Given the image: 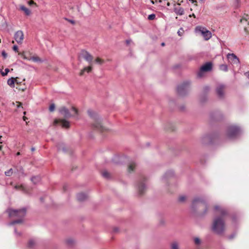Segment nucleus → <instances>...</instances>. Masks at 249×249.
Segmentation results:
<instances>
[{"instance_id":"obj_60","label":"nucleus","mask_w":249,"mask_h":249,"mask_svg":"<svg viewBox=\"0 0 249 249\" xmlns=\"http://www.w3.org/2000/svg\"><path fill=\"white\" fill-rule=\"evenodd\" d=\"M167 5L168 6H169V5H170V3H169V2H168V3H167Z\"/></svg>"},{"instance_id":"obj_5","label":"nucleus","mask_w":249,"mask_h":249,"mask_svg":"<svg viewBox=\"0 0 249 249\" xmlns=\"http://www.w3.org/2000/svg\"><path fill=\"white\" fill-rule=\"evenodd\" d=\"M239 127L235 125L229 126L227 130L226 135L230 139L235 138L240 133Z\"/></svg>"},{"instance_id":"obj_22","label":"nucleus","mask_w":249,"mask_h":249,"mask_svg":"<svg viewBox=\"0 0 249 249\" xmlns=\"http://www.w3.org/2000/svg\"><path fill=\"white\" fill-rule=\"evenodd\" d=\"M136 166V164L135 162H132L129 163L128 167V170L129 172L133 171Z\"/></svg>"},{"instance_id":"obj_52","label":"nucleus","mask_w":249,"mask_h":249,"mask_svg":"<svg viewBox=\"0 0 249 249\" xmlns=\"http://www.w3.org/2000/svg\"><path fill=\"white\" fill-rule=\"evenodd\" d=\"M23 120H24V121H26V119H27V117H26L25 116H24V117H23Z\"/></svg>"},{"instance_id":"obj_53","label":"nucleus","mask_w":249,"mask_h":249,"mask_svg":"<svg viewBox=\"0 0 249 249\" xmlns=\"http://www.w3.org/2000/svg\"><path fill=\"white\" fill-rule=\"evenodd\" d=\"M235 1H236V6H237L238 4V0H235Z\"/></svg>"},{"instance_id":"obj_13","label":"nucleus","mask_w":249,"mask_h":249,"mask_svg":"<svg viewBox=\"0 0 249 249\" xmlns=\"http://www.w3.org/2000/svg\"><path fill=\"white\" fill-rule=\"evenodd\" d=\"M240 22L244 26V31L247 35L249 34V19H247L246 18H242L240 19Z\"/></svg>"},{"instance_id":"obj_23","label":"nucleus","mask_w":249,"mask_h":249,"mask_svg":"<svg viewBox=\"0 0 249 249\" xmlns=\"http://www.w3.org/2000/svg\"><path fill=\"white\" fill-rule=\"evenodd\" d=\"M31 180L34 184H36L39 182L40 180V177L39 176H34L31 178Z\"/></svg>"},{"instance_id":"obj_48","label":"nucleus","mask_w":249,"mask_h":249,"mask_svg":"<svg viewBox=\"0 0 249 249\" xmlns=\"http://www.w3.org/2000/svg\"><path fill=\"white\" fill-rule=\"evenodd\" d=\"M178 35L179 36H181L182 35V32H180V31H178Z\"/></svg>"},{"instance_id":"obj_42","label":"nucleus","mask_w":249,"mask_h":249,"mask_svg":"<svg viewBox=\"0 0 249 249\" xmlns=\"http://www.w3.org/2000/svg\"><path fill=\"white\" fill-rule=\"evenodd\" d=\"M1 54H2V56L4 58H5L7 57V54L6 53L5 51H2Z\"/></svg>"},{"instance_id":"obj_24","label":"nucleus","mask_w":249,"mask_h":249,"mask_svg":"<svg viewBox=\"0 0 249 249\" xmlns=\"http://www.w3.org/2000/svg\"><path fill=\"white\" fill-rule=\"evenodd\" d=\"M172 175H173V173L172 171H169L168 172H167L164 176L162 178V180L163 181H166L167 178L169 177H171Z\"/></svg>"},{"instance_id":"obj_8","label":"nucleus","mask_w":249,"mask_h":249,"mask_svg":"<svg viewBox=\"0 0 249 249\" xmlns=\"http://www.w3.org/2000/svg\"><path fill=\"white\" fill-rule=\"evenodd\" d=\"M190 83L188 82H184L179 85L177 88L178 92L180 95H183L188 90Z\"/></svg>"},{"instance_id":"obj_17","label":"nucleus","mask_w":249,"mask_h":249,"mask_svg":"<svg viewBox=\"0 0 249 249\" xmlns=\"http://www.w3.org/2000/svg\"><path fill=\"white\" fill-rule=\"evenodd\" d=\"M19 9L24 12L27 16H29L31 14V11L24 5H20Z\"/></svg>"},{"instance_id":"obj_36","label":"nucleus","mask_w":249,"mask_h":249,"mask_svg":"<svg viewBox=\"0 0 249 249\" xmlns=\"http://www.w3.org/2000/svg\"><path fill=\"white\" fill-rule=\"evenodd\" d=\"M95 61L97 63L99 64H102L104 62V60L100 58L99 57H97V58H96Z\"/></svg>"},{"instance_id":"obj_58","label":"nucleus","mask_w":249,"mask_h":249,"mask_svg":"<svg viewBox=\"0 0 249 249\" xmlns=\"http://www.w3.org/2000/svg\"><path fill=\"white\" fill-rule=\"evenodd\" d=\"M164 45H165L164 43H161V45H162V46H164Z\"/></svg>"},{"instance_id":"obj_2","label":"nucleus","mask_w":249,"mask_h":249,"mask_svg":"<svg viewBox=\"0 0 249 249\" xmlns=\"http://www.w3.org/2000/svg\"><path fill=\"white\" fill-rule=\"evenodd\" d=\"M7 212L8 213L9 216L11 217L18 218V219L15 220L9 224V225H12L15 224L22 223L23 221V217L26 214V210L25 208H22L19 210L9 209L7 210Z\"/></svg>"},{"instance_id":"obj_28","label":"nucleus","mask_w":249,"mask_h":249,"mask_svg":"<svg viewBox=\"0 0 249 249\" xmlns=\"http://www.w3.org/2000/svg\"><path fill=\"white\" fill-rule=\"evenodd\" d=\"M219 68L222 71H228V67L226 64L220 65Z\"/></svg>"},{"instance_id":"obj_15","label":"nucleus","mask_w":249,"mask_h":249,"mask_svg":"<svg viewBox=\"0 0 249 249\" xmlns=\"http://www.w3.org/2000/svg\"><path fill=\"white\" fill-rule=\"evenodd\" d=\"M59 111L65 118H69L71 116L68 109L65 107H61Z\"/></svg>"},{"instance_id":"obj_63","label":"nucleus","mask_w":249,"mask_h":249,"mask_svg":"<svg viewBox=\"0 0 249 249\" xmlns=\"http://www.w3.org/2000/svg\"><path fill=\"white\" fill-rule=\"evenodd\" d=\"M23 114H24V115H25V114H26V112H25V111H24V112H23Z\"/></svg>"},{"instance_id":"obj_56","label":"nucleus","mask_w":249,"mask_h":249,"mask_svg":"<svg viewBox=\"0 0 249 249\" xmlns=\"http://www.w3.org/2000/svg\"><path fill=\"white\" fill-rule=\"evenodd\" d=\"M15 233H17V234H18V235H20V234H19V233H17V230H16V229H15Z\"/></svg>"},{"instance_id":"obj_49","label":"nucleus","mask_w":249,"mask_h":249,"mask_svg":"<svg viewBox=\"0 0 249 249\" xmlns=\"http://www.w3.org/2000/svg\"><path fill=\"white\" fill-rule=\"evenodd\" d=\"M209 89H210V88L208 87H205V90L206 91L209 90Z\"/></svg>"},{"instance_id":"obj_47","label":"nucleus","mask_w":249,"mask_h":249,"mask_svg":"<svg viewBox=\"0 0 249 249\" xmlns=\"http://www.w3.org/2000/svg\"><path fill=\"white\" fill-rule=\"evenodd\" d=\"M245 75L249 78V72H247L245 73Z\"/></svg>"},{"instance_id":"obj_10","label":"nucleus","mask_w":249,"mask_h":249,"mask_svg":"<svg viewBox=\"0 0 249 249\" xmlns=\"http://www.w3.org/2000/svg\"><path fill=\"white\" fill-rule=\"evenodd\" d=\"M229 61L232 64H238L239 60L234 53H228L227 55Z\"/></svg>"},{"instance_id":"obj_32","label":"nucleus","mask_w":249,"mask_h":249,"mask_svg":"<svg viewBox=\"0 0 249 249\" xmlns=\"http://www.w3.org/2000/svg\"><path fill=\"white\" fill-rule=\"evenodd\" d=\"M58 149L59 150H63L64 151H66V149L64 148V145L63 143H60L58 144L57 145Z\"/></svg>"},{"instance_id":"obj_61","label":"nucleus","mask_w":249,"mask_h":249,"mask_svg":"<svg viewBox=\"0 0 249 249\" xmlns=\"http://www.w3.org/2000/svg\"><path fill=\"white\" fill-rule=\"evenodd\" d=\"M17 154V155H19L20 154V153L19 152H18Z\"/></svg>"},{"instance_id":"obj_27","label":"nucleus","mask_w":249,"mask_h":249,"mask_svg":"<svg viewBox=\"0 0 249 249\" xmlns=\"http://www.w3.org/2000/svg\"><path fill=\"white\" fill-rule=\"evenodd\" d=\"M171 249H179V245L177 242H174L171 244Z\"/></svg>"},{"instance_id":"obj_33","label":"nucleus","mask_w":249,"mask_h":249,"mask_svg":"<svg viewBox=\"0 0 249 249\" xmlns=\"http://www.w3.org/2000/svg\"><path fill=\"white\" fill-rule=\"evenodd\" d=\"M12 174H13L12 169H10L8 171L5 172V175L6 176H9V177L11 176H12Z\"/></svg>"},{"instance_id":"obj_34","label":"nucleus","mask_w":249,"mask_h":249,"mask_svg":"<svg viewBox=\"0 0 249 249\" xmlns=\"http://www.w3.org/2000/svg\"><path fill=\"white\" fill-rule=\"evenodd\" d=\"M14 188L16 190H24V188L22 185H15Z\"/></svg>"},{"instance_id":"obj_12","label":"nucleus","mask_w":249,"mask_h":249,"mask_svg":"<svg viewBox=\"0 0 249 249\" xmlns=\"http://www.w3.org/2000/svg\"><path fill=\"white\" fill-rule=\"evenodd\" d=\"M60 124L62 127L68 128L70 127V123L68 121L64 119L55 120L54 121V124L56 125Z\"/></svg>"},{"instance_id":"obj_19","label":"nucleus","mask_w":249,"mask_h":249,"mask_svg":"<svg viewBox=\"0 0 249 249\" xmlns=\"http://www.w3.org/2000/svg\"><path fill=\"white\" fill-rule=\"evenodd\" d=\"M36 243L34 239H31L28 242V247L30 249H33L36 245Z\"/></svg>"},{"instance_id":"obj_11","label":"nucleus","mask_w":249,"mask_h":249,"mask_svg":"<svg viewBox=\"0 0 249 249\" xmlns=\"http://www.w3.org/2000/svg\"><path fill=\"white\" fill-rule=\"evenodd\" d=\"M14 38L18 43L21 44L24 38V35L22 31H17L15 34Z\"/></svg>"},{"instance_id":"obj_9","label":"nucleus","mask_w":249,"mask_h":249,"mask_svg":"<svg viewBox=\"0 0 249 249\" xmlns=\"http://www.w3.org/2000/svg\"><path fill=\"white\" fill-rule=\"evenodd\" d=\"M212 69V64L211 63H207L203 65L197 73L198 77H201L203 75L204 72L210 71Z\"/></svg>"},{"instance_id":"obj_39","label":"nucleus","mask_w":249,"mask_h":249,"mask_svg":"<svg viewBox=\"0 0 249 249\" xmlns=\"http://www.w3.org/2000/svg\"><path fill=\"white\" fill-rule=\"evenodd\" d=\"M55 109V105L54 104H53L52 105H50V107H49V110L51 112L54 111Z\"/></svg>"},{"instance_id":"obj_3","label":"nucleus","mask_w":249,"mask_h":249,"mask_svg":"<svg viewBox=\"0 0 249 249\" xmlns=\"http://www.w3.org/2000/svg\"><path fill=\"white\" fill-rule=\"evenodd\" d=\"M79 57L84 58L89 64V66L85 67L81 71L80 75L82 76L84 74L85 71L89 72L91 71L92 69V65L93 57L88 52L84 50L81 51L79 54Z\"/></svg>"},{"instance_id":"obj_59","label":"nucleus","mask_w":249,"mask_h":249,"mask_svg":"<svg viewBox=\"0 0 249 249\" xmlns=\"http://www.w3.org/2000/svg\"><path fill=\"white\" fill-rule=\"evenodd\" d=\"M1 148H2V146L1 145H0V150H1Z\"/></svg>"},{"instance_id":"obj_16","label":"nucleus","mask_w":249,"mask_h":249,"mask_svg":"<svg viewBox=\"0 0 249 249\" xmlns=\"http://www.w3.org/2000/svg\"><path fill=\"white\" fill-rule=\"evenodd\" d=\"M88 198V196L83 193H81L77 195V198L79 201H83Z\"/></svg>"},{"instance_id":"obj_14","label":"nucleus","mask_w":249,"mask_h":249,"mask_svg":"<svg viewBox=\"0 0 249 249\" xmlns=\"http://www.w3.org/2000/svg\"><path fill=\"white\" fill-rule=\"evenodd\" d=\"M225 87L223 85H218L216 88L217 95L219 97H223L224 95V90Z\"/></svg>"},{"instance_id":"obj_30","label":"nucleus","mask_w":249,"mask_h":249,"mask_svg":"<svg viewBox=\"0 0 249 249\" xmlns=\"http://www.w3.org/2000/svg\"><path fill=\"white\" fill-rule=\"evenodd\" d=\"M18 171L19 173V176L20 177L25 176V175L24 173L23 169L22 167H20L18 169Z\"/></svg>"},{"instance_id":"obj_44","label":"nucleus","mask_w":249,"mask_h":249,"mask_svg":"<svg viewBox=\"0 0 249 249\" xmlns=\"http://www.w3.org/2000/svg\"><path fill=\"white\" fill-rule=\"evenodd\" d=\"M190 1H191L193 3H195L196 6H197V1L196 0H189Z\"/></svg>"},{"instance_id":"obj_46","label":"nucleus","mask_w":249,"mask_h":249,"mask_svg":"<svg viewBox=\"0 0 249 249\" xmlns=\"http://www.w3.org/2000/svg\"><path fill=\"white\" fill-rule=\"evenodd\" d=\"M16 104H17V107H20L21 106V103L20 102H16Z\"/></svg>"},{"instance_id":"obj_18","label":"nucleus","mask_w":249,"mask_h":249,"mask_svg":"<svg viewBox=\"0 0 249 249\" xmlns=\"http://www.w3.org/2000/svg\"><path fill=\"white\" fill-rule=\"evenodd\" d=\"M29 60H32L35 62H42V60L37 55H33L29 57Z\"/></svg>"},{"instance_id":"obj_25","label":"nucleus","mask_w":249,"mask_h":249,"mask_svg":"<svg viewBox=\"0 0 249 249\" xmlns=\"http://www.w3.org/2000/svg\"><path fill=\"white\" fill-rule=\"evenodd\" d=\"M102 176L105 178L108 179L110 178V175L109 172L106 170H104L102 172Z\"/></svg>"},{"instance_id":"obj_38","label":"nucleus","mask_w":249,"mask_h":249,"mask_svg":"<svg viewBox=\"0 0 249 249\" xmlns=\"http://www.w3.org/2000/svg\"><path fill=\"white\" fill-rule=\"evenodd\" d=\"M155 18H156V15L155 14H151L148 16V19L149 20H154Z\"/></svg>"},{"instance_id":"obj_43","label":"nucleus","mask_w":249,"mask_h":249,"mask_svg":"<svg viewBox=\"0 0 249 249\" xmlns=\"http://www.w3.org/2000/svg\"><path fill=\"white\" fill-rule=\"evenodd\" d=\"M13 49L14 51H15V52H18V47L16 45H15L13 46Z\"/></svg>"},{"instance_id":"obj_29","label":"nucleus","mask_w":249,"mask_h":249,"mask_svg":"<svg viewBox=\"0 0 249 249\" xmlns=\"http://www.w3.org/2000/svg\"><path fill=\"white\" fill-rule=\"evenodd\" d=\"M18 54L21 55L23 59L29 60V57L27 56L26 52H23L22 53H19Z\"/></svg>"},{"instance_id":"obj_40","label":"nucleus","mask_w":249,"mask_h":249,"mask_svg":"<svg viewBox=\"0 0 249 249\" xmlns=\"http://www.w3.org/2000/svg\"><path fill=\"white\" fill-rule=\"evenodd\" d=\"M9 71V70L8 69H5V72H1V74L2 76H5L7 74L8 72Z\"/></svg>"},{"instance_id":"obj_31","label":"nucleus","mask_w":249,"mask_h":249,"mask_svg":"<svg viewBox=\"0 0 249 249\" xmlns=\"http://www.w3.org/2000/svg\"><path fill=\"white\" fill-rule=\"evenodd\" d=\"M186 200V196H180L178 197V201L180 202H184Z\"/></svg>"},{"instance_id":"obj_64","label":"nucleus","mask_w":249,"mask_h":249,"mask_svg":"<svg viewBox=\"0 0 249 249\" xmlns=\"http://www.w3.org/2000/svg\"><path fill=\"white\" fill-rule=\"evenodd\" d=\"M71 23H74V22H73V21H71Z\"/></svg>"},{"instance_id":"obj_62","label":"nucleus","mask_w":249,"mask_h":249,"mask_svg":"<svg viewBox=\"0 0 249 249\" xmlns=\"http://www.w3.org/2000/svg\"><path fill=\"white\" fill-rule=\"evenodd\" d=\"M199 0L200 1H202V2L204 1V0Z\"/></svg>"},{"instance_id":"obj_35","label":"nucleus","mask_w":249,"mask_h":249,"mask_svg":"<svg viewBox=\"0 0 249 249\" xmlns=\"http://www.w3.org/2000/svg\"><path fill=\"white\" fill-rule=\"evenodd\" d=\"M194 242L196 245H198L201 243V240L199 238L195 237L194 238Z\"/></svg>"},{"instance_id":"obj_1","label":"nucleus","mask_w":249,"mask_h":249,"mask_svg":"<svg viewBox=\"0 0 249 249\" xmlns=\"http://www.w3.org/2000/svg\"><path fill=\"white\" fill-rule=\"evenodd\" d=\"M215 214L216 215L213 219L212 224V230L217 234L222 233L225 230V223L223 217L227 214V210L218 205L214 207Z\"/></svg>"},{"instance_id":"obj_50","label":"nucleus","mask_w":249,"mask_h":249,"mask_svg":"<svg viewBox=\"0 0 249 249\" xmlns=\"http://www.w3.org/2000/svg\"><path fill=\"white\" fill-rule=\"evenodd\" d=\"M192 17H194V18H196V16H195V15L194 14H193L192 15H190L189 16V17H192Z\"/></svg>"},{"instance_id":"obj_4","label":"nucleus","mask_w":249,"mask_h":249,"mask_svg":"<svg viewBox=\"0 0 249 249\" xmlns=\"http://www.w3.org/2000/svg\"><path fill=\"white\" fill-rule=\"evenodd\" d=\"M88 112L89 115L92 119V126L94 129L100 132L104 131L105 128L102 124V120L98 114L91 110H88Z\"/></svg>"},{"instance_id":"obj_20","label":"nucleus","mask_w":249,"mask_h":249,"mask_svg":"<svg viewBox=\"0 0 249 249\" xmlns=\"http://www.w3.org/2000/svg\"><path fill=\"white\" fill-rule=\"evenodd\" d=\"M15 83H17V79L14 78H10L7 81V84L11 87H14Z\"/></svg>"},{"instance_id":"obj_41","label":"nucleus","mask_w":249,"mask_h":249,"mask_svg":"<svg viewBox=\"0 0 249 249\" xmlns=\"http://www.w3.org/2000/svg\"><path fill=\"white\" fill-rule=\"evenodd\" d=\"M71 111L73 112V114L76 115L77 114V110L74 107L71 108Z\"/></svg>"},{"instance_id":"obj_37","label":"nucleus","mask_w":249,"mask_h":249,"mask_svg":"<svg viewBox=\"0 0 249 249\" xmlns=\"http://www.w3.org/2000/svg\"><path fill=\"white\" fill-rule=\"evenodd\" d=\"M74 240L72 239H68L67 240V243L69 246H72L74 244Z\"/></svg>"},{"instance_id":"obj_21","label":"nucleus","mask_w":249,"mask_h":249,"mask_svg":"<svg viewBox=\"0 0 249 249\" xmlns=\"http://www.w3.org/2000/svg\"><path fill=\"white\" fill-rule=\"evenodd\" d=\"M175 12L178 15H182L184 13V9L181 7L176 8L175 9Z\"/></svg>"},{"instance_id":"obj_26","label":"nucleus","mask_w":249,"mask_h":249,"mask_svg":"<svg viewBox=\"0 0 249 249\" xmlns=\"http://www.w3.org/2000/svg\"><path fill=\"white\" fill-rule=\"evenodd\" d=\"M203 201V199L200 197H196L193 201V205H195L197 203H202Z\"/></svg>"},{"instance_id":"obj_45","label":"nucleus","mask_w":249,"mask_h":249,"mask_svg":"<svg viewBox=\"0 0 249 249\" xmlns=\"http://www.w3.org/2000/svg\"><path fill=\"white\" fill-rule=\"evenodd\" d=\"M28 4L30 5H32L33 4H36V3L34 2V1L32 0H30L29 2H28Z\"/></svg>"},{"instance_id":"obj_6","label":"nucleus","mask_w":249,"mask_h":249,"mask_svg":"<svg viewBox=\"0 0 249 249\" xmlns=\"http://www.w3.org/2000/svg\"><path fill=\"white\" fill-rule=\"evenodd\" d=\"M146 178H141L138 183L137 185V190L138 192V194L140 195H142L145 192L146 190V186L145 185Z\"/></svg>"},{"instance_id":"obj_51","label":"nucleus","mask_w":249,"mask_h":249,"mask_svg":"<svg viewBox=\"0 0 249 249\" xmlns=\"http://www.w3.org/2000/svg\"><path fill=\"white\" fill-rule=\"evenodd\" d=\"M130 41H131V40H127L126 41V43L127 44H129Z\"/></svg>"},{"instance_id":"obj_57","label":"nucleus","mask_w":249,"mask_h":249,"mask_svg":"<svg viewBox=\"0 0 249 249\" xmlns=\"http://www.w3.org/2000/svg\"><path fill=\"white\" fill-rule=\"evenodd\" d=\"M32 151H34L35 150V148L33 147L31 149Z\"/></svg>"},{"instance_id":"obj_55","label":"nucleus","mask_w":249,"mask_h":249,"mask_svg":"<svg viewBox=\"0 0 249 249\" xmlns=\"http://www.w3.org/2000/svg\"><path fill=\"white\" fill-rule=\"evenodd\" d=\"M150 2H151L152 4H154V3H155L154 1L153 0H150Z\"/></svg>"},{"instance_id":"obj_7","label":"nucleus","mask_w":249,"mask_h":249,"mask_svg":"<svg viewBox=\"0 0 249 249\" xmlns=\"http://www.w3.org/2000/svg\"><path fill=\"white\" fill-rule=\"evenodd\" d=\"M196 31L199 32L201 33L206 40H209L212 37L211 32L205 28L197 26L196 27Z\"/></svg>"},{"instance_id":"obj_54","label":"nucleus","mask_w":249,"mask_h":249,"mask_svg":"<svg viewBox=\"0 0 249 249\" xmlns=\"http://www.w3.org/2000/svg\"><path fill=\"white\" fill-rule=\"evenodd\" d=\"M67 186L66 185L64 186L63 189L64 191H66Z\"/></svg>"}]
</instances>
